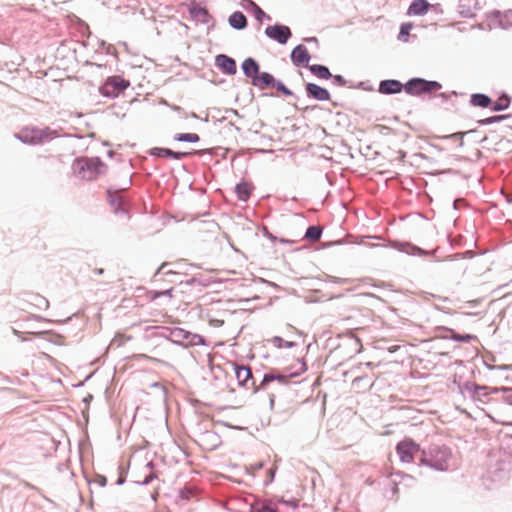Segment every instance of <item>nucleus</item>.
<instances>
[{"instance_id": "nucleus-18", "label": "nucleus", "mask_w": 512, "mask_h": 512, "mask_svg": "<svg viewBox=\"0 0 512 512\" xmlns=\"http://www.w3.org/2000/svg\"><path fill=\"white\" fill-rule=\"evenodd\" d=\"M310 71L317 77L322 79H328L331 77V73L326 66L323 65H312Z\"/></svg>"}, {"instance_id": "nucleus-5", "label": "nucleus", "mask_w": 512, "mask_h": 512, "mask_svg": "<svg viewBox=\"0 0 512 512\" xmlns=\"http://www.w3.org/2000/svg\"><path fill=\"white\" fill-rule=\"evenodd\" d=\"M265 33L269 38L279 42L280 44H285L291 36L290 28L283 25L268 26L265 29Z\"/></svg>"}, {"instance_id": "nucleus-12", "label": "nucleus", "mask_w": 512, "mask_h": 512, "mask_svg": "<svg viewBox=\"0 0 512 512\" xmlns=\"http://www.w3.org/2000/svg\"><path fill=\"white\" fill-rule=\"evenodd\" d=\"M274 82V78L269 73H258L256 77H254V80L252 81L253 85L260 88L265 89L272 85Z\"/></svg>"}, {"instance_id": "nucleus-20", "label": "nucleus", "mask_w": 512, "mask_h": 512, "mask_svg": "<svg viewBox=\"0 0 512 512\" xmlns=\"http://www.w3.org/2000/svg\"><path fill=\"white\" fill-rule=\"evenodd\" d=\"M200 139L199 135L196 133H181L175 136V140L177 141H185V142H198Z\"/></svg>"}, {"instance_id": "nucleus-3", "label": "nucleus", "mask_w": 512, "mask_h": 512, "mask_svg": "<svg viewBox=\"0 0 512 512\" xmlns=\"http://www.w3.org/2000/svg\"><path fill=\"white\" fill-rule=\"evenodd\" d=\"M129 86V81L121 76H113L108 78L100 91L102 95L107 97H116Z\"/></svg>"}, {"instance_id": "nucleus-28", "label": "nucleus", "mask_w": 512, "mask_h": 512, "mask_svg": "<svg viewBox=\"0 0 512 512\" xmlns=\"http://www.w3.org/2000/svg\"><path fill=\"white\" fill-rule=\"evenodd\" d=\"M277 89H278L279 91H282V92H283L284 94H286V95H290V94H291V92H290V91L285 87V85H284V84H282V83H278V84H277Z\"/></svg>"}, {"instance_id": "nucleus-8", "label": "nucleus", "mask_w": 512, "mask_h": 512, "mask_svg": "<svg viewBox=\"0 0 512 512\" xmlns=\"http://www.w3.org/2000/svg\"><path fill=\"white\" fill-rule=\"evenodd\" d=\"M291 59L296 65L307 64L310 60V55L305 46L298 45L293 49Z\"/></svg>"}, {"instance_id": "nucleus-17", "label": "nucleus", "mask_w": 512, "mask_h": 512, "mask_svg": "<svg viewBox=\"0 0 512 512\" xmlns=\"http://www.w3.org/2000/svg\"><path fill=\"white\" fill-rule=\"evenodd\" d=\"M235 191L240 200L246 201L250 197L252 187L248 183H240L236 186Z\"/></svg>"}, {"instance_id": "nucleus-11", "label": "nucleus", "mask_w": 512, "mask_h": 512, "mask_svg": "<svg viewBox=\"0 0 512 512\" xmlns=\"http://www.w3.org/2000/svg\"><path fill=\"white\" fill-rule=\"evenodd\" d=\"M306 90L310 96L317 100L326 101L330 99L329 92L325 88L320 87L319 85L309 83L306 87Z\"/></svg>"}, {"instance_id": "nucleus-31", "label": "nucleus", "mask_w": 512, "mask_h": 512, "mask_svg": "<svg viewBox=\"0 0 512 512\" xmlns=\"http://www.w3.org/2000/svg\"><path fill=\"white\" fill-rule=\"evenodd\" d=\"M334 79H335V81H337V82H339L341 84L344 83L343 77L340 76V75L335 76Z\"/></svg>"}, {"instance_id": "nucleus-23", "label": "nucleus", "mask_w": 512, "mask_h": 512, "mask_svg": "<svg viewBox=\"0 0 512 512\" xmlns=\"http://www.w3.org/2000/svg\"><path fill=\"white\" fill-rule=\"evenodd\" d=\"M213 310L211 311V316L208 315V320L211 326L220 327L224 324V319L217 318L213 315Z\"/></svg>"}, {"instance_id": "nucleus-4", "label": "nucleus", "mask_w": 512, "mask_h": 512, "mask_svg": "<svg viewBox=\"0 0 512 512\" xmlns=\"http://www.w3.org/2000/svg\"><path fill=\"white\" fill-rule=\"evenodd\" d=\"M396 451L402 462L411 463L415 454L419 451V445L411 439H404L398 443Z\"/></svg>"}, {"instance_id": "nucleus-19", "label": "nucleus", "mask_w": 512, "mask_h": 512, "mask_svg": "<svg viewBox=\"0 0 512 512\" xmlns=\"http://www.w3.org/2000/svg\"><path fill=\"white\" fill-rule=\"evenodd\" d=\"M510 105V98L507 95H502L499 97L496 102L494 103L492 110L493 111H502L509 107Z\"/></svg>"}, {"instance_id": "nucleus-27", "label": "nucleus", "mask_w": 512, "mask_h": 512, "mask_svg": "<svg viewBox=\"0 0 512 512\" xmlns=\"http://www.w3.org/2000/svg\"><path fill=\"white\" fill-rule=\"evenodd\" d=\"M452 338L455 339V340H458V341H469V340H471L473 338V336L468 335V334L467 335H456V334H454L452 336Z\"/></svg>"}, {"instance_id": "nucleus-21", "label": "nucleus", "mask_w": 512, "mask_h": 512, "mask_svg": "<svg viewBox=\"0 0 512 512\" xmlns=\"http://www.w3.org/2000/svg\"><path fill=\"white\" fill-rule=\"evenodd\" d=\"M321 233H322V231H321L320 227L310 226L306 231L305 237L309 240L316 241L320 238Z\"/></svg>"}, {"instance_id": "nucleus-33", "label": "nucleus", "mask_w": 512, "mask_h": 512, "mask_svg": "<svg viewBox=\"0 0 512 512\" xmlns=\"http://www.w3.org/2000/svg\"><path fill=\"white\" fill-rule=\"evenodd\" d=\"M13 332H14V334H16V335L18 334V331H17V330H15V329H13Z\"/></svg>"}, {"instance_id": "nucleus-2", "label": "nucleus", "mask_w": 512, "mask_h": 512, "mask_svg": "<svg viewBox=\"0 0 512 512\" xmlns=\"http://www.w3.org/2000/svg\"><path fill=\"white\" fill-rule=\"evenodd\" d=\"M441 89V85L436 81H427L421 78H414L407 82L404 90L411 95H421Z\"/></svg>"}, {"instance_id": "nucleus-10", "label": "nucleus", "mask_w": 512, "mask_h": 512, "mask_svg": "<svg viewBox=\"0 0 512 512\" xmlns=\"http://www.w3.org/2000/svg\"><path fill=\"white\" fill-rule=\"evenodd\" d=\"M403 85L397 80H385L380 83L379 91L382 94H395L401 92Z\"/></svg>"}, {"instance_id": "nucleus-16", "label": "nucleus", "mask_w": 512, "mask_h": 512, "mask_svg": "<svg viewBox=\"0 0 512 512\" xmlns=\"http://www.w3.org/2000/svg\"><path fill=\"white\" fill-rule=\"evenodd\" d=\"M492 103L491 99L484 94H473L471 96V104L477 107L486 108Z\"/></svg>"}, {"instance_id": "nucleus-25", "label": "nucleus", "mask_w": 512, "mask_h": 512, "mask_svg": "<svg viewBox=\"0 0 512 512\" xmlns=\"http://www.w3.org/2000/svg\"><path fill=\"white\" fill-rule=\"evenodd\" d=\"M506 118L505 115H499V116H492V117H488V118H485V119H482L479 121L480 124L482 125H485V124H491L493 122H496V121H499V120H502Z\"/></svg>"}, {"instance_id": "nucleus-14", "label": "nucleus", "mask_w": 512, "mask_h": 512, "mask_svg": "<svg viewBox=\"0 0 512 512\" xmlns=\"http://www.w3.org/2000/svg\"><path fill=\"white\" fill-rule=\"evenodd\" d=\"M153 154L157 155L159 157H164V158L172 157L175 159H181L183 157L190 155L189 152H174V151H172L170 149H166V148H154Z\"/></svg>"}, {"instance_id": "nucleus-9", "label": "nucleus", "mask_w": 512, "mask_h": 512, "mask_svg": "<svg viewBox=\"0 0 512 512\" xmlns=\"http://www.w3.org/2000/svg\"><path fill=\"white\" fill-rule=\"evenodd\" d=\"M216 64L227 74H234L236 72V62L226 55H218L216 57Z\"/></svg>"}, {"instance_id": "nucleus-32", "label": "nucleus", "mask_w": 512, "mask_h": 512, "mask_svg": "<svg viewBox=\"0 0 512 512\" xmlns=\"http://www.w3.org/2000/svg\"><path fill=\"white\" fill-rule=\"evenodd\" d=\"M94 272L98 275H101V274H103L104 270L102 268H99V269H95Z\"/></svg>"}, {"instance_id": "nucleus-15", "label": "nucleus", "mask_w": 512, "mask_h": 512, "mask_svg": "<svg viewBox=\"0 0 512 512\" xmlns=\"http://www.w3.org/2000/svg\"><path fill=\"white\" fill-rule=\"evenodd\" d=\"M229 23L233 28L243 29L247 25V19L242 12L237 11L229 17Z\"/></svg>"}, {"instance_id": "nucleus-22", "label": "nucleus", "mask_w": 512, "mask_h": 512, "mask_svg": "<svg viewBox=\"0 0 512 512\" xmlns=\"http://www.w3.org/2000/svg\"><path fill=\"white\" fill-rule=\"evenodd\" d=\"M412 27H413V25L411 23L402 24L401 28H400V33H399V39H401L403 41H407Z\"/></svg>"}, {"instance_id": "nucleus-6", "label": "nucleus", "mask_w": 512, "mask_h": 512, "mask_svg": "<svg viewBox=\"0 0 512 512\" xmlns=\"http://www.w3.org/2000/svg\"><path fill=\"white\" fill-rule=\"evenodd\" d=\"M235 374L239 385L249 388L253 386L252 372L247 366H235Z\"/></svg>"}, {"instance_id": "nucleus-1", "label": "nucleus", "mask_w": 512, "mask_h": 512, "mask_svg": "<svg viewBox=\"0 0 512 512\" xmlns=\"http://www.w3.org/2000/svg\"><path fill=\"white\" fill-rule=\"evenodd\" d=\"M105 170L106 166L98 158H81L73 163L74 174L87 181L96 179Z\"/></svg>"}, {"instance_id": "nucleus-13", "label": "nucleus", "mask_w": 512, "mask_h": 512, "mask_svg": "<svg viewBox=\"0 0 512 512\" xmlns=\"http://www.w3.org/2000/svg\"><path fill=\"white\" fill-rule=\"evenodd\" d=\"M243 71L245 75L254 80L259 73V65L252 58L246 59L242 64Z\"/></svg>"}, {"instance_id": "nucleus-7", "label": "nucleus", "mask_w": 512, "mask_h": 512, "mask_svg": "<svg viewBox=\"0 0 512 512\" xmlns=\"http://www.w3.org/2000/svg\"><path fill=\"white\" fill-rule=\"evenodd\" d=\"M430 6V3L426 0H415L410 4L407 14L409 16L424 15L428 12Z\"/></svg>"}, {"instance_id": "nucleus-24", "label": "nucleus", "mask_w": 512, "mask_h": 512, "mask_svg": "<svg viewBox=\"0 0 512 512\" xmlns=\"http://www.w3.org/2000/svg\"><path fill=\"white\" fill-rule=\"evenodd\" d=\"M109 194V199H110V203L113 207H115V209H118L120 207V204H121V196L118 195V194H111L110 192H108Z\"/></svg>"}, {"instance_id": "nucleus-26", "label": "nucleus", "mask_w": 512, "mask_h": 512, "mask_svg": "<svg viewBox=\"0 0 512 512\" xmlns=\"http://www.w3.org/2000/svg\"><path fill=\"white\" fill-rule=\"evenodd\" d=\"M466 133L465 132H456V133H453L449 136H446L447 138H452V139H459L460 143L459 145L460 146H463L464 145V141H463V137Z\"/></svg>"}, {"instance_id": "nucleus-29", "label": "nucleus", "mask_w": 512, "mask_h": 512, "mask_svg": "<svg viewBox=\"0 0 512 512\" xmlns=\"http://www.w3.org/2000/svg\"><path fill=\"white\" fill-rule=\"evenodd\" d=\"M433 466L436 467L437 469H440V470H443L446 467L445 462L444 463L434 464Z\"/></svg>"}, {"instance_id": "nucleus-30", "label": "nucleus", "mask_w": 512, "mask_h": 512, "mask_svg": "<svg viewBox=\"0 0 512 512\" xmlns=\"http://www.w3.org/2000/svg\"><path fill=\"white\" fill-rule=\"evenodd\" d=\"M255 8H256L258 18H260V16L264 15V12L258 6H255Z\"/></svg>"}]
</instances>
